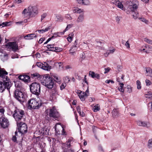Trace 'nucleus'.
Listing matches in <instances>:
<instances>
[{"label":"nucleus","mask_w":152,"mask_h":152,"mask_svg":"<svg viewBox=\"0 0 152 152\" xmlns=\"http://www.w3.org/2000/svg\"><path fill=\"white\" fill-rule=\"evenodd\" d=\"M118 84L120 86L118 88V90L121 92H124L125 90L126 89V88H123L124 84L122 83L119 82Z\"/></svg>","instance_id":"nucleus-20"},{"label":"nucleus","mask_w":152,"mask_h":152,"mask_svg":"<svg viewBox=\"0 0 152 152\" xmlns=\"http://www.w3.org/2000/svg\"><path fill=\"white\" fill-rule=\"evenodd\" d=\"M46 47L50 51L60 52L62 50V48L56 47L54 45L48 44Z\"/></svg>","instance_id":"nucleus-11"},{"label":"nucleus","mask_w":152,"mask_h":152,"mask_svg":"<svg viewBox=\"0 0 152 152\" xmlns=\"http://www.w3.org/2000/svg\"><path fill=\"white\" fill-rule=\"evenodd\" d=\"M45 39L44 38H42L39 40V43L40 44H41L43 41Z\"/></svg>","instance_id":"nucleus-57"},{"label":"nucleus","mask_w":152,"mask_h":152,"mask_svg":"<svg viewBox=\"0 0 152 152\" xmlns=\"http://www.w3.org/2000/svg\"><path fill=\"white\" fill-rule=\"evenodd\" d=\"M145 47L148 48V50L149 51H152V46L149 45H147L145 46Z\"/></svg>","instance_id":"nucleus-52"},{"label":"nucleus","mask_w":152,"mask_h":152,"mask_svg":"<svg viewBox=\"0 0 152 152\" xmlns=\"http://www.w3.org/2000/svg\"><path fill=\"white\" fill-rule=\"evenodd\" d=\"M114 52V49H113L112 50H110L109 51H108L106 53H104V55L105 57H107L108 56V55L110 53H113Z\"/></svg>","instance_id":"nucleus-38"},{"label":"nucleus","mask_w":152,"mask_h":152,"mask_svg":"<svg viewBox=\"0 0 152 152\" xmlns=\"http://www.w3.org/2000/svg\"><path fill=\"white\" fill-rule=\"evenodd\" d=\"M122 68V67L121 65H118L117 66V70L116 71V72L117 73H118L121 71Z\"/></svg>","instance_id":"nucleus-40"},{"label":"nucleus","mask_w":152,"mask_h":152,"mask_svg":"<svg viewBox=\"0 0 152 152\" xmlns=\"http://www.w3.org/2000/svg\"><path fill=\"white\" fill-rule=\"evenodd\" d=\"M99 104H97L96 105H95L93 109V111L95 112H96L99 111Z\"/></svg>","instance_id":"nucleus-31"},{"label":"nucleus","mask_w":152,"mask_h":152,"mask_svg":"<svg viewBox=\"0 0 152 152\" xmlns=\"http://www.w3.org/2000/svg\"><path fill=\"white\" fill-rule=\"evenodd\" d=\"M20 82L19 81H17L15 83V86L18 87H20V86L19 85V83Z\"/></svg>","instance_id":"nucleus-60"},{"label":"nucleus","mask_w":152,"mask_h":152,"mask_svg":"<svg viewBox=\"0 0 152 152\" xmlns=\"http://www.w3.org/2000/svg\"><path fill=\"white\" fill-rule=\"evenodd\" d=\"M148 146L149 148H152V143H148Z\"/></svg>","instance_id":"nucleus-64"},{"label":"nucleus","mask_w":152,"mask_h":152,"mask_svg":"<svg viewBox=\"0 0 152 152\" xmlns=\"http://www.w3.org/2000/svg\"><path fill=\"white\" fill-rule=\"evenodd\" d=\"M147 125V124L145 122L142 121L141 126L145 127Z\"/></svg>","instance_id":"nucleus-61"},{"label":"nucleus","mask_w":152,"mask_h":152,"mask_svg":"<svg viewBox=\"0 0 152 152\" xmlns=\"http://www.w3.org/2000/svg\"><path fill=\"white\" fill-rule=\"evenodd\" d=\"M65 18L69 20H71L72 19V17L70 16V15L68 14H67L65 15Z\"/></svg>","instance_id":"nucleus-48"},{"label":"nucleus","mask_w":152,"mask_h":152,"mask_svg":"<svg viewBox=\"0 0 152 152\" xmlns=\"http://www.w3.org/2000/svg\"><path fill=\"white\" fill-rule=\"evenodd\" d=\"M77 40H75L74 45L69 50V53L72 55H74L75 53V51L77 50V48L78 46V45L77 46Z\"/></svg>","instance_id":"nucleus-13"},{"label":"nucleus","mask_w":152,"mask_h":152,"mask_svg":"<svg viewBox=\"0 0 152 152\" xmlns=\"http://www.w3.org/2000/svg\"><path fill=\"white\" fill-rule=\"evenodd\" d=\"M37 36L34 34H28L24 37V38L26 39H31L34 37H36Z\"/></svg>","instance_id":"nucleus-15"},{"label":"nucleus","mask_w":152,"mask_h":152,"mask_svg":"<svg viewBox=\"0 0 152 152\" xmlns=\"http://www.w3.org/2000/svg\"><path fill=\"white\" fill-rule=\"evenodd\" d=\"M144 40L148 43L150 44H152V40L149 39L147 38H144Z\"/></svg>","instance_id":"nucleus-39"},{"label":"nucleus","mask_w":152,"mask_h":152,"mask_svg":"<svg viewBox=\"0 0 152 152\" xmlns=\"http://www.w3.org/2000/svg\"><path fill=\"white\" fill-rule=\"evenodd\" d=\"M19 79L20 80L25 83H27L30 81V77L26 75H23L19 76L18 77Z\"/></svg>","instance_id":"nucleus-12"},{"label":"nucleus","mask_w":152,"mask_h":152,"mask_svg":"<svg viewBox=\"0 0 152 152\" xmlns=\"http://www.w3.org/2000/svg\"><path fill=\"white\" fill-rule=\"evenodd\" d=\"M103 43L97 41V46H100V45L102 46Z\"/></svg>","instance_id":"nucleus-63"},{"label":"nucleus","mask_w":152,"mask_h":152,"mask_svg":"<svg viewBox=\"0 0 152 152\" xmlns=\"http://www.w3.org/2000/svg\"><path fill=\"white\" fill-rule=\"evenodd\" d=\"M136 84L137 85V89H140L141 88V83L140 81L139 80H137L136 82Z\"/></svg>","instance_id":"nucleus-36"},{"label":"nucleus","mask_w":152,"mask_h":152,"mask_svg":"<svg viewBox=\"0 0 152 152\" xmlns=\"http://www.w3.org/2000/svg\"><path fill=\"white\" fill-rule=\"evenodd\" d=\"M37 13V8L36 6H30L28 9H25L22 12V13L24 15V16L30 15L32 16L36 15Z\"/></svg>","instance_id":"nucleus-2"},{"label":"nucleus","mask_w":152,"mask_h":152,"mask_svg":"<svg viewBox=\"0 0 152 152\" xmlns=\"http://www.w3.org/2000/svg\"><path fill=\"white\" fill-rule=\"evenodd\" d=\"M110 69L109 67L105 68L104 69L105 71L104 72V73L105 74L106 73L110 71Z\"/></svg>","instance_id":"nucleus-50"},{"label":"nucleus","mask_w":152,"mask_h":152,"mask_svg":"<svg viewBox=\"0 0 152 152\" xmlns=\"http://www.w3.org/2000/svg\"><path fill=\"white\" fill-rule=\"evenodd\" d=\"M32 77H38L40 76V75L37 73H35L33 74H31Z\"/></svg>","instance_id":"nucleus-42"},{"label":"nucleus","mask_w":152,"mask_h":152,"mask_svg":"<svg viewBox=\"0 0 152 152\" xmlns=\"http://www.w3.org/2000/svg\"><path fill=\"white\" fill-rule=\"evenodd\" d=\"M66 86V83H63L60 86V89L61 90H62Z\"/></svg>","instance_id":"nucleus-44"},{"label":"nucleus","mask_w":152,"mask_h":152,"mask_svg":"<svg viewBox=\"0 0 152 152\" xmlns=\"http://www.w3.org/2000/svg\"><path fill=\"white\" fill-rule=\"evenodd\" d=\"M36 64L37 66L38 67L40 68H41L42 69V67L43 65V64H42V63L40 62H37V63Z\"/></svg>","instance_id":"nucleus-43"},{"label":"nucleus","mask_w":152,"mask_h":152,"mask_svg":"<svg viewBox=\"0 0 152 152\" xmlns=\"http://www.w3.org/2000/svg\"><path fill=\"white\" fill-rule=\"evenodd\" d=\"M50 29V26H48L46 27L45 28V29H41L38 30V31L39 33H43L45 32L48 31Z\"/></svg>","instance_id":"nucleus-29"},{"label":"nucleus","mask_w":152,"mask_h":152,"mask_svg":"<svg viewBox=\"0 0 152 152\" xmlns=\"http://www.w3.org/2000/svg\"><path fill=\"white\" fill-rule=\"evenodd\" d=\"M72 24H68L67 25L66 27L65 30L64 31V32L68 30L69 29L71 28L72 26Z\"/></svg>","instance_id":"nucleus-41"},{"label":"nucleus","mask_w":152,"mask_h":152,"mask_svg":"<svg viewBox=\"0 0 152 152\" xmlns=\"http://www.w3.org/2000/svg\"><path fill=\"white\" fill-rule=\"evenodd\" d=\"M47 16V14L46 13H44L42 15H41V21H42V20L44 19Z\"/></svg>","instance_id":"nucleus-51"},{"label":"nucleus","mask_w":152,"mask_h":152,"mask_svg":"<svg viewBox=\"0 0 152 152\" xmlns=\"http://www.w3.org/2000/svg\"><path fill=\"white\" fill-rule=\"evenodd\" d=\"M31 92L33 94L38 95L40 91V85L39 83H34L31 84L30 86Z\"/></svg>","instance_id":"nucleus-3"},{"label":"nucleus","mask_w":152,"mask_h":152,"mask_svg":"<svg viewBox=\"0 0 152 152\" xmlns=\"http://www.w3.org/2000/svg\"><path fill=\"white\" fill-rule=\"evenodd\" d=\"M90 2L88 0H83L82 4L86 5H89Z\"/></svg>","instance_id":"nucleus-35"},{"label":"nucleus","mask_w":152,"mask_h":152,"mask_svg":"<svg viewBox=\"0 0 152 152\" xmlns=\"http://www.w3.org/2000/svg\"><path fill=\"white\" fill-rule=\"evenodd\" d=\"M145 81L147 86H149L151 84V82L148 80H146Z\"/></svg>","instance_id":"nucleus-46"},{"label":"nucleus","mask_w":152,"mask_h":152,"mask_svg":"<svg viewBox=\"0 0 152 152\" xmlns=\"http://www.w3.org/2000/svg\"><path fill=\"white\" fill-rule=\"evenodd\" d=\"M52 96H56V95L58 94V92L56 89L53 88L52 90Z\"/></svg>","instance_id":"nucleus-32"},{"label":"nucleus","mask_w":152,"mask_h":152,"mask_svg":"<svg viewBox=\"0 0 152 152\" xmlns=\"http://www.w3.org/2000/svg\"><path fill=\"white\" fill-rule=\"evenodd\" d=\"M18 127V131L21 134L26 133L27 132V126L26 124L23 122L17 123Z\"/></svg>","instance_id":"nucleus-9"},{"label":"nucleus","mask_w":152,"mask_h":152,"mask_svg":"<svg viewBox=\"0 0 152 152\" xmlns=\"http://www.w3.org/2000/svg\"><path fill=\"white\" fill-rule=\"evenodd\" d=\"M6 46L8 49L14 52L18 50V45L15 42H9L7 44Z\"/></svg>","instance_id":"nucleus-7"},{"label":"nucleus","mask_w":152,"mask_h":152,"mask_svg":"<svg viewBox=\"0 0 152 152\" xmlns=\"http://www.w3.org/2000/svg\"><path fill=\"white\" fill-rule=\"evenodd\" d=\"M42 84L49 89L52 88L53 86L54 81L52 78L46 75L43 76Z\"/></svg>","instance_id":"nucleus-1"},{"label":"nucleus","mask_w":152,"mask_h":152,"mask_svg":"<svg viewBox=\"0 0 152 152\" xmlns=\"http://www.w3.org/2000/svg\"><path fill=\"white\" fill-rule=\"evenodd\" d=\"M80 95L79 96V98L80 100L83 101H85V99L87 97V94L85 93H83L82 94H80Z\"/></svg>","instance_id":"nucleus-22"},{"label":"nucleus","mask_w":152,"mask_h":152,"mask_svg":"<svg viewBox=\"0 0 152 152\" xmlns=\"http://www.w3.org/2000/svg\"><path fill=\"white\" fill-rule=\"evenodd\" d=\"M131 12H129L130 13ZM132 12V15L134 19H136L138 18V13L136 12V11L131 12Z\"/></svg>","instance_id":"nucleus-26"},{"label":"nucleus","mask_w":152,"mask_h":152,"mask_svg":"<svg viewBox=\"0 0 152 152\" xmlns=\"http://www.w3.org/2000/svg\"><path fill=\"white\" fill-rule=\"evenodd\" d=\"M137 8V5L136 4H134L131 6L128 7V9L129 10V12H132L136 11V9Z\"/></svg>","instance_id":"nucleus-14"},{"label":"nucleus","mask_w":152,"mask_h":152,"mask_svg":"<svg viewBox=\"0 0 152 152\" xmlns=\"http://www.w3.org/2000/svg\"><path fill=\"white\" fill-rule=\"evenodd\" d=\"M70 143H63L62 147L65 149H67L70 147Z\"/></svg>","instance_id":"nucleus-28"},{"label":"nucleus","mask_w":152,"mask_h":152,"mask_svg":"<svg viewBox=\"0 0 152 152\" xmlns=\"http://www.w3.org/2000/svg\"><path fill=\"white\" fill-rule=\"evenodd\" d=\"M28 108L33 109H37L40 106L38 102L33 99H30L28 102Z\"/></svg>","instance_id":"nucleus-8"},{"label":"nucleus","mask_w":152,"mask_h":152,"mask_svg":"<svg viewBox=\"0 0 152 152\" xmlns=\"http://www.w3.org/2000/svg\"><path fill=\"white\" fill-rule=\"evenodd\" d=\"M142 121H136L137 124L138 126H142Z\"/></svg>","instance_id":"nucleus-55"},{"label":"nucleus","mask_w":152,"mask_h":152,"mask_svg":"<svg viewBox=\"0 0 152 152\" xmlns=\"http://www.w3.org/2000/svg\"><path fill=\"white\" fill-rule=\"evenodd\" d=\"M73 35L74 34L73 33H71L69 34L68 37L67 38V40L68 42H72V37Z\"/></svg>","instance_id":"nucleus-30"},{"label":"nucleus","mask_w":152,"mask_h":152,"mask_svg":"<svg viewBox=\"0 0 152 152\" xmlns=\"http://www.w3.org/2000/svg\"><path fill=\"white\" fill-rule=\"evenodd\" d=\"M125 45L127 48H130V44L129 42V41H127L126 42Z\"/></svg>","instance_id":"nucleus-49"},{"label":"nucleus","mask_w":152,"mask_h":152,"mask_svg":"<svg viewBox=\"0 0 152 152\" xmlns=\"http://www.w3.org/2000/svg\"><path fill=\"white\" fill-rule=\"evenodd\" d=\"M4 109L1 107H0V119L4 117Z\"/></svg>","instance_id":"nucleus-27"},{"label":"nucleus","mask_w":152,"mask_h":152,"mask_svg":"<svg viewBox=\"0 0 152 152\" xmlns=\"http://www.w3.org/2000/svg\"><path fill=\"white\" fill-rule=\"evenodd\" d=\"M14 97L21 103L25 100V96L23 93L20 90L17 89L14 93Z\"/></svg>","instance_id":"nucleus-6"},{"label":"nucleus","mask_w":152,"mask_h":152,"mask_svg":"<svg viewBox=\"0 0 152 152\" xmlns=\"http://www.w3.org/2000/svg\"><path fill=\"white\" fill-rule=\"evenodd\" d=\"M126 4L127 5H128V7L131 6L133 4L132 2L130 0L127 1L126 3Z\"/></svg>","instance_id":"nucleus-45"},{"label":"nucleus","mask_w":152,"mask_h":152,"mask_svg":"<svg viewBox=\"0 0 152 152\" xmlns=\"http://www.w3.org/2000/svg\"><path fill=\"white\" fill-rule=\"evenodd\" d=\"M124 75H122L121 78H120L119 77H118L116 78V81L118 83V84L119 83V82H121L122 81L124 80Z\"/></svg>","instance_id":"nucleus-33"},{"label":"nucleus","mask_w":152,"mask_h":152,"mask_svg":"<svg viewBox=\"0 0 152 152\" xmlns=\"http://www.w3.org/2000/svg\"><path fill=\"white\" fill-rule=\"evenodd\" d=\"M121 1L122 0H115V5L118 7L120 8L121 10H123V5L121 2Z\"/></svg>","instance_id":"nucleus-17"},{"label":"nucleus","mask_w":152,"mask_h":152,"mask_svg":"<svg viewBox=\"0 0 152 152\" xmlns=\"http://www.w3.org/2000/svg\"><path fill=\"white\" fill-rule=\"evenodd\" d=\"M63 17L60 15H56V18L55 20L56 21H62L63 20Z\"/></svg>","instance_id":"nucleus-23"},{"label":"nucleus","mask_w":152,"mask_h":152,"mask_svg":"<svg viewBox=\"0 0 152 152\" xmlns=\"http://www.w3.org/2000/svg\"><path fill=\"white\" fill-rule=\"evenodd\" d=\"M49 130L46 127H44L42 128V130L41 131V133L43 134L47 135L49 134Z\"/></svg>","instance_id":"nucleus-24"},{"label":"nucleus","mask_w":152,"mask_h":152,"mask_svg":"<svg viewBox=\"0 0 152 152\" xmlns=\"http://www.w3.org/2000/svg\"><path fill=\"white\" fill-rule=\"evenodd\" d=\"M12 140L14 142H15L16 141H17V140H17L16 136H13L12 139Z\"/></svg>","instance_id":"nucleus-58"},{"label":"nucleus","mask_w":152,"mask_h":152,"mask_svg":"<svg viewBox=\"0 0 152 152\" xmlns=\"http://www.w3.org/2000/svg\"><path fill=\"white\" fill-rule=\"evenodd\" d=\"M54 80H53L54 81L55 80L56 81H59L60 80V79H59L58 77L57 76H54Z\"/></svg>","instance_id":"nucleus-54"},{"label":"nucleus","mask_w":152,"mask_h":152,"mask_svg":"<svg viewBox=\"0 0 152 152\" xmlns=\"http://www.w3.org/2000/svg\"><path fill=\"white\" fill-rule=\"evenodd\" d=\"M89 75L93 78H96L97 79L100 78V76L99 74H95L94 72L90 71L89 72Z\"/></svg>","instance_id":"nucleus-16"},{"label":"nucleus","mask_w":152,"mask_h":152,"mask_svg":"<svg viewBox=\"0 0 152 152\" xmlns=\"http://www.w3.org/2000/svg\"><path fill=\"white\" fill-rule=\"evenodd\" d=\"M145 97L148 98H152V92L149 91L148 94L145 95Z\"/></svg>","instance_id":"nucleus-34"},{"label":"nucleus","mask_w":152,"mask_h":152,"mask_svg":"<svg viewBox=\"0 0 152 152\" xmlns=\"http://www.w3.org/2000/svg\"><path fill=\"white\" fill-rule=\"evenodd\" d=\"M0 125L4 129H5L9 126V121L7 118L4 117L0 119Z\"/></svg>","instance_id":"nucleus-10"},{"label":"nucleus","mask_w":152,"mask_h":152,"mask_svg":"<svg viewBox=\"0 0 152 152\" xmlns=\"http://www.w3.org/2000/svg\"><path fill=\"white\" fill-rule=\"evenodd\" d=\"M82 10L79 9L78 7H74L72 9V11L74 13H80L82 12Z\"/></svg>","instance_id":"nucleus-25"},{"label":"nucleus","mask_w":152,"mask_h":152,"mask_svg":"<svg viewBox=\"0 0 152 152\" xmlns=\"http://www.w3.org/2000/svg\"><path fill=\"white\" fill-rule=\"evenodd\" d=\"M83 93H85L87 95V96H88L89 95V91L88 89V87L87 90L85 92H83Z\"/></svg>","instance_id":"nucleus-56"},{"label":"nucleus","mask_w":152,"mask_h":152,"mask_svg":"<svg viewBox=\"0 0 152 152\" xmlns=\"http://www.w3.org/2000/svg\"><path fill=\"white\" fill-rule=\"evenodd\" d=\"M74 140L72 137H70L68 140L67 142H74Z\"/></svg>","instance_id":"nucleus-47"},{"label":"nucleus","mask_w":152,"mask_h":152,"mask_svg":"<svg viewBox=\"0 0 152 152\" xmlns=\"http://www.w3.org/2000/svg\"><path fill=\"white\" fill-rule=\"evenodd\" d=\"M83 0H76L77 3L80 4H82Z\"/></svg>","instance_id":"nucleus-62"},{"label":"nucleus","mask_w":152,"mask_h":152,"mask_svg":"<svg viewBox=\"0 0 152 152\" xmlns=\"http://www.w3.org/2000/svg\"><path fill=\"white\" fill-rule=\"evenodd\" d=\"M77 110L78 113L81 112V108L80 106H77Z\"/></svg>","instance_id":"nucleus-59"},{"label":"nucleus","mask_w":152,"mask_h":152,"mask_svg":"<svg viewBox=\"0 0 152 152\" xmlns=\"http://www.w3.org/2000/svg\"><path fill=\"white\" fill-rule=\"evenodd\" d=\"M141 20L143 22H145L146 23H147L148 22V21L146 20L144 18H141Z\"/></svg>","instance_id":"nucleus-53"},{"label":"nucleus","mask_w":152,"mask_h":152,"mask_svg":"<svg viewBox=\"0 0 152 152\" xmlns=\"http://www.w3.org/2000/svg\"><path fill=\"white\" fill-rule=\"evenodd\" d=\"M84 19V16L83 14H80L78 17L76 22L77 23H80L83 21Z\"/></svg>","instance_id":"nucleus-19"},{"label":"nucleus","mask_w":152,"mask_h":152,"mask_svg":"<svg viewBox=\"0 0 152 152\" xmlns=\"http://www.w3.org/2000/svg\"><path fill=\"white\" fill-rule=\"evenodd\" d=\"M24 114V112L23 110L17 109L14 111L13 116L16 121H18L22 119Z\"/></svg>","instance_id":"nucleus-5"},{"label":"nucleus","mask_w":152,"mask_h":152,"mask_svg":"<svg viewBox=\"0 0 152 152\" xmlns=\"http://www.w3.org/2000/svg\"><path fill=\"white\" fill-rule=\"evenodd\" d=\"M145 71L147 74V76L152 77V69L150 67L146 68Z\"/></svg>","instance_id":"nucleus-21"},{"label":"nucleus","mask_w":152,"mask_h":152,"mask_svg":"<svg viewBox=\"0 0 152 152\" xmlns=\"http://www.w3.org/2000/svg\"><path fill=\"white\" fill-rule=\"evenodd\" d=\"M51 66H49L47 63H45V64H43L42 69L44 70L47 71L51 69Z\"/></svg>","instance_id":"nucleus-18"},{"label":"nucleus","mask_w":152,"mask_h":152,"mask_svg":"<svg viewBox=\"0 0 152 152\" xmlns=\"http://www.w3.org/2000/svg\"><path fill=\"white\" fill-rule=\"evenodd\" d=\"M46 111L47 115L51 118L55 119L58 118L59 116L58 112L54 107L47 109Z\"/></svg>","instance_id":"nucleus-4"},{"label":"nucleus","mask_w":152,"mask_h":152,"mask_svg":"<svg viewBox=\"0 0 152 152\" xmlns=\"http://www.w3.org/2000/svg\"><path fill=\"white\" fill-rule=\"evenodd\" d=\"M126 88H126L127 89V90H125V91H126V92H128L129 93H130L132 92V88L131 87L129 86L128 85L127 86V87L125 88Z\"/></svg>","instance_id":"nucleus-37"}]
</instances>
